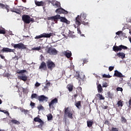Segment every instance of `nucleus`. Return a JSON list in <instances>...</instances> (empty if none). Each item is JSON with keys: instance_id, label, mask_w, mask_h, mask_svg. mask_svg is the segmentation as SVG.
I'll use <instances>...</instances> for the list:
<instances>
[{"instance_id": "obj_43", "label": "nucleus", "mask_w": 131, "mask_h": 131, "mask_svg": "<svg viewBox=\"0 0 131 131\" xmlns=\"http://www.w3.org/2000/svg\"><path fill=\"white\" fill-rule=\"evenodd\" d=\"M88 62H89V60H88V59L84 58L83 60V63H82L83 66V65H84V64H86V63H88Z\"/></svg>"}, {"instance_id": "obj_30", "label": "nucleus", "mask_w": 131, "mask_h": 131, "mask_svg": "<svg viewBox=\"0 0 131 131\" xmlns=\"http://www.w3.org/2000/svg\"><path fill=\"white\" fill-rule=\"evenodd\" d=\"M117 105H118V107H122L123 106V101L121 100H119L117 102Z\"/></svg>"}, {"instance_id": "obj_38", "label": "nucleus", "mask_w": 131, "mask_h": 131, "mask_svg": "<svg viewBox=\"0 0 131 131\" xmlns=\"http://www.w3.org/2000/svg\"><path fill=\"white\" fill-rule=\"evenodd\" d=\"M0 34H6V30L5 29H0Z\"/></svg>"}, {"instance_id": "obj_48", "label": "nucleus", "mask_w": 131, "mask_h": 131, "mask_svg": "<svg viewBox=\"0 0 131 131\" xmlns=\"http://www.w3.org/2000/svg\"><path fill=\"white\" fill-rule=\"evenodd\" d=\"M11 75V74L9 73H7L5 74V77H10Z\"/></svg>"}, {"instance_id": "obj_19", "label": "nucleus", "mask_w": 131, "mask_h": 131, "mask_svg": "<svg viewBox=\"0 0 131 131\" xmlns=\"http://www.w3.org/2000/svg\"><path fill=\"white\" fill-rule=\"evenodd\" d=\"M53 35V33H43L42 34V37L46 38H50Z\"/></svg>"}, {"instance_id": "obj_62", "label": "nucleus", "mask_w": 131, "mask_h": 131, "mask_svg": "<svg viewBox=\"0 0 131 131\" xmlns=\"http://www.w3.org/2000/svg\"><path fill=\"white\" fill-rule=\"evenodd\" d=\"M74 26L75 27V28H77V27H78V26H76V25H74Z\"/></svg>"}, {"instance_id": "obj_45", "label": "nucleus", "mask_w": 131, "mask_h": 131, "mask_svg": "<svg viewBox=\"0 0 131 131\" xmlns=\"http://www.w3.org/2000/svg\"><path fill=\"white\" fill-rule=\"evenodd\" d=\"M42 38V34H40V35L36 36L35 37V39H38V38Z\"/></svg>"}, {"instance_id": "obj_4", "label": "nucleus", "mask_w": 131, "mask_h": 131, "mask_svg": "<svg viewBox=\"0 0 131 131\" xmlns=\"http://www.w3.org/2000/svg\"><path fill=\"white\" fill-rule=\"evenodd\" d=\"M22 20L26 24H29L31 22H34V19L31 18L28 15H23L22 16Z\"/></svg>"}, {"instance_id": "obj_32", "label": "nucleus", "mask_w": 131, "mask_h": 131, "mask_svg": "<svg viewBox=\"0 0 131 131\" xmlns=\"http://www.w3.org/2000/svg\"><path fill=\"white\" fill-rule=\"evenodd\" d=\"M93 124H94V122L92 121H87V126L88 127H91Z\"/></svg>"}, {"instance_id": "obj_26", "label": "nucleus", "mask_w": 131, "mask_h": 131, "mask_svg": "<svg viewBox=\"0 0 131 131\" xmlns=\"http://www.w3.org/2000/svg\"><path fill=\"white\" fill-rule=\"evenodd\" d=\"M96 97L98 98V100H105V97L100 94H97L96 95Z\"/></svg>"}, {"instance_id": "obj_56", "label": "nucleus", "mask_w": 131, "mask_h": 131, "mask_svg": "<svg viewBox=\"0 0 131 131\" xmlns=\"http://www.w3.org/2000/svg\"><path fill=\"white\" fill-rule=\"evenodd\" d=\"M39 85H40V83H39L37 82L35 84V86H36V87L39 86Z\"/></svg>"}, {"instance_id": "obj_53", "label": "nucleus", "mask_w": 131, "mask_h": 131, "mask_svg": "<svg viewBox=\"0 0 131 131\" xmlns=\"http://www.w3.org/2000/svg\"><path fill=\"white\" fill-rule=\"evenodd\" d=\"M23 92L24 94H26L27 93V89L25 88H23Z\"/></svg>"}, {"instance_id": "obj_16", "label": "nucleus", "mask_w": 131, "mask_h": 131, "mask_svg": "<svg viewBox=\"0 0 131 131\" xmlns=\"http://www.w3.org/2000/svg\"><path fill=\"white\" fill-rule=\"evenodd\" d=\"M1 52H3V53H13L14 52V50L8 48H3V49L1 50Z\"/></svg>"}, {"instance_id": "obj_24", "label": "nucleus", "mask_w": 131, "mask_h": 131, "mask_svg": "<svg viewBox=\"0 0 131 131\" xmlns=\"http://www.w3.org/2000/svg\"><path fill=\"white\" fill-rule=\"evenodd\" d=\"M13 13H16V14H21L22 12L21 11V9H14L11 10Z\"/></svg>"}, {"instance_id": "obj_55", "label": "nucleus", "mask_w": 131, "mask_h": 131, "mask_svg": "<svg viewBox=\"0 0 131 131\" xmlns=\"http://www.w3.org/2000/svg\"><path fill=\"white\" fill-rule=\"evenodd\" d=\"M77 31H78V33H79V34H81V31H80V28H77Z\"/></svg>"}, {"instance_id": "obj_36", "label": "nucleus", "mask_w": 131, "mask_h": 131, "mask_svg": "<svg viewBox=\"0 0 131 131\" xmlns=\"http://www.w3.org/2000/svg\"><path fill=\"white\" fill-rule=\"evenodd\" d=\"M127 47L124 46V45L120 46V51H121L122 50H127Z\"/></svg>"}, {"instance_id": "obj_10", "label": "nucleus", "mask_w": 131, "mask_h": 131, "mask_svg": "<svg viewBox=\"0 0 131 131\" xmlns=\"http://www.w3.org/2000/svg\"><path fill=\"white\" fill-rule=\"evenodd\" d=\"M57 20H60L61 22L66 23V24H70V21L66 19L65 17H62L61 15L57 14Z\"/></svg>"}, {"instance_id": "obj_47", "label": "nucleus", "mask_w": 131, "mask_h": 131, "mask_svg": "<svg viewBox=\"0 0 131 131\" xmlns=\"http://www.w3.org/2000/svg\"><path fill=\"white\" fill-rule=\"evenodd\" d=\"M108 86V83L104 82L102 84V88H107Z\"/></svg>"}, {"instance_id": "obj_29", "label": "nucleus", "mask_w": 131, "mask_h": 131, "mask_svg": "<svg viewBox=\"0 0 131 131\" xmlns=\"http://www.w3.org/2000/svg\"><path fill=\"white\" fill-rule=\"evenodd\" d=\"M97 91L98 93H102L103 92V88H102L101 84H99L98 85H97Z\"/></svg>"}, {"instance_id": "obj_27", "label": "nucleus", "mask_w": 131, "mask_h": 131, "mask_svg": "<svg viewBox=\"0 0 131 131\" xmlns=\"http://www.w3.org/2000/svg\"><path fill=\"white\" fill-rule=\"evenodd\" d=\"M76 107L78 108V109H80L81 108V101H79L75 103V104Z\"/></svg>"}, {"instance_id": "obj_17", "label": "nucleus", "mask_w": 131, "mask_h": 131, "mask_svg": "<svg viewBox=\"0 0 131 131\" xmlns=\"http://www.w3.org/2000/svg\"><path fill=\"white\" fill-rule=\"evenodd\" d=\"M75 24L78 26V27L81 25V19H80L79 15H78L77 17H76Z\"/></svg>"}, {"instance_id": "obj_13", "label": "nucleus", "mask_w": 131, "mask_h": 131, "mask_svg": "<svg viewBox=\"0 0 131 131\" xmlns=\"http://www.w3.org/2000/svg\"><path fill=\"white\" fill-rule=\"evenodd\" d=\"M55 12L57 13V14H68V11L65 10V9L62 8H58L56 10Z\"/></svg>"}, {"instance_id": "obj_8", "label": "nucleus", "mask_w": 131, "mask_h": 131, "mask_svg": "<svg viewBox=\"0 0 131 131\" xmlns=\"http://www.w3.org/2000/svg\"><path fill=\"white\" fill-rule=\"evenodd\" d=\"M45 51L46 53L49 54V55H57V54H58V52L56 49H52L51 47L48 48Z\"/></svg>"}, {"instance_id": "obj_46", "label": "nucleus", "mask_w": 131, "mask_h": 131, "mask_svg": "<svg viewBox=\"0 0 131 131\" xmlns=\"http://www.w3.org/2000/svg\"><path fill=\"white\" fill-rule=\"evenodd\" d=\"M30 105L31 106L32 109H33V108H34V106H35V104L34 103V102H31Z\"/></svg>"}, {"instance_id": "obj_59", "label": "nucleus", "mask_w": 131, "mask_h": 131, "mask_svg": "<svg viewBox=\"0 0 131 131\" xmlns=\"http://www.w3.org/2000/svg\"><path fill=\"white\" fill-rule=\"evenodd\" d=\"M0 57L1 59H5V56L1 54H0Z\"/></svg>"}, {"instance_id": "obj_15", "label": "nucleus", "mask_w": 131, "mask_h": 131, "mask_svg": "<svg viewBox=\"0 0 131 131\" xmlns=\"http://www.w3.org/2000/svg\"><path fill=\"white\" fill-rule=\"evenodd\" d=\"M114 76H116V77H125V76L122 75V73H120V72L116 70L115 71V73L114 74Z\"/></svg>"}, {"instance_id": "obj_39", "label": "nucleus", "mask_w": 131, "mask_h": 131, "mask_svg": "<svg viewBox=\"0 0 131 131\" xmlns=\"http://www.w3.org/2000/svg\"><path fill=\"white\" fill-rule=\"evenodd\" d=\"M21 112H24V114H25V115H27V114H28V110H27L23 108L21 110Z\"/></svg>"}, {"instance_id": "obj_35", "label": "nucleus", "mask_w": 131, "mask_h": 131, "mask_svg": "<svg viewBox=\"0 0 131 131\" xmlns=\"http://www.w3.org/2000/svg\"><path fill=\"white\" fill-rule=\"evenodd\" d=\"M47 119L48 121L53 120V115L52 114H49L47 115Z\"/></svg>"}, {"instance_id": "obj_9", "label": "nucleus", "mask_w": 131, "mask_h": 131, "mask_svg": "<svg viewBox=\"0 0 131 131\" xmlns=\"http://www.w3.org/2000/svg\"><path fill=\"white\" fill-rule=\"evenodd\" d=\"M80 18L81 20L82 24H83V25H89V22L85 21H86V20H85L86 19V14L84 13H81Z\"/></svg>"}, {"instance_id": "obj_57", "label": "nucleus", "mask_w": 131, "mask_h": 131, "mask_svg": "<svg viewBox=\"0 0 131 131\" xmlns=\"http://www.w3.org/2000/svg\"><path fill=\"white\" fill-rule=\"evenodd\" d=\"M104 124H107V125H109V121L105 120L104 122Z\"/></svg>"}, {"instance_id": "obj_51", "label": "nucleus", "mask_w": 131, "mask_h": 131, "mask_svg": "<svg viewBox=\"0 0 131 131\" xmlns=\"http://www.w3.org/2000/svg\"><path fill=\"white\" fill-rule=\"evenodd\" d=\"M5 8L6 9H7V12L8 13V12L10 11V7L9 6L6 5Z\"/></svg>"}, {"instance_id": "obj_21", "label": "nucleus", "mask_w": 131, "mask_h": 131, "mask_svg": "<svg viewBox=\"0 0 131 131\" xmlns=\"http://www.w3.org/2000/svg\"><path fill=\"white\" fill-rule=\"evenodd\" d=\"M51 3L53 5V7H55V8H60V7H61V4L60 3V2L56 1L55 3L54 2H51Z\"/></svg>"}, {"instance_id": "obj_34", "label": "nucleus", "mask_w": 131, "mask_h": 131, "mask_svg": "<svg viewBox=\"0 0 131 131\" xmlns=\"http://www.w3.org/2000/svg\"><path fill=\"white\" fill-rule=\"evenodd\" d=\"M107 95L108 98L110 99H113L114 98V95L110 92H107Z\"/></svg>"}, {"instance_id": "obj_37", "label": "nucleus", "mask_w": 131, "mask_h": 131, "mask_svg": "<svg viewBox=\"0 0 131 131\" xmlns=\"http://www.w3.org/2000/svg\"><path fill=\"white\" fill-rule=\"evenodd\" d=\"M103 78H111L112 76H110V75H106L105 74L102 75Z\"/></svg>"}, {"instance_id": "obj_25", "label": "nucleus", "mask_w": 131, "mask_h": 131, "mask_svg": "<svg viewBox=\"0 0 131 131\" xmlns=\"http://www.w3.org/2000/svg\"><path fill=\"white\" fill-rule=\"evenodd\" d=\"M120 46H113V51L114 52H118L119 51L120 52Z\"/></svg>"}, {"instance_id": "obj_64", "label": "nucleus", "mask_w": 131, "mask_h": 131, "mask_svg": "<svg viewBox=\"0 0 131 131\" xmlns=\"http://www.w3.org/2000/svg\"><path fill=\"white\" fill-rule=\"evenodd\" d=\"M23 2L24 3H26V0H23Z\"/></svg>"}, {"instance_id": "obj_2", "label": "nucleus", "mask_w": 131, "mask_h": 131, "mask_svg": "<svg viewBox=\"0 0 131 131\" xmlns=\"http://www.w3.org/2000/svg\"><path fill=\"white\" fill-rule=\"evenodd\" d=\"M25 72H27V71L26 70H18L16 71V73L18 74H21V76H18V79H20V80H23V81H26L27 80V76L23 74V73H25Z\"/></svg>"}, {"instance_id": "obj_11", "label": "nucleus", "mask_w": 131, "mask_h": 131, "mask_svg": "<svg viewBox=\"0 0 131 131\" xmlns=\"http://www.w3.org/2000/svg\"><path fill=\"white\" fill-rule=\"evenodd\" d=\"M57 103H58V98H55L51 100V101L49 103L50 109H54L55 108L54 107V105H55V104H57Z\"/></svg>"}, {"instance_id": "obj_52", "label": "nucleus", "mask_w": 131, "mask_h": 131, "mask_svg": "<svg viewBox=\"0 0 131 131\" xmlns=\"http://www.w3.org/2000/svg\"><path fill=\"white\" fill-rule=\"evenodd\" d=\"M109 71H112V70H114V67H110L108 68Z\"/></svg>"}, {"instance_id": "obj_42", "label": "nucleus", "mask_w": 131, "mask_h": 131, "mask_svg": "<svg viewBox=\"0 0 131 131\" xmlns=\"http://www.w3.org/2000/svg\"><path fill=\"white\" fill-rule=\"evenodd\" d=\"M49 86H51V82H48L46 83V86L44 87V89H48Z\"/></svg>"}, {"instance_id": "obj_3", "label": "nucleus", "mask_w": 131, "mask_h": 131, "mask_svg": "<svg viewBox=\"0 0 131 131\" xmlns=\"http://www.w3.org/2000/svg\"><path fill=\"white\" fill-rule=\"evenodd\" d=\"M85 77L84 75H80L78 72H76V75L74 76V78L78 80V83L80 85H82V82L84 81Z\"/></svg>"}, {"instance_id": "obj_31", "label": "nucleus", "mask_w": 131, "mask_h": 131, "mask_svg": "<svg viewBox=\"0 0 131 131\" xmlns=\"http://www.w3.org/2000/svg\"><path fill=\"white\" fill-rule=\"evenodd\" d=\"M121 121L122 123H126V122H127V120L123 116H122L121 117Z\"/></svg>"}, {"instance_id": "obj_63", "label": "nucleus", "mask_w": 131, "mask_h": 131, "mask_svg": "<svg viewBox=\"0 0 131 131\" xmlns=\"http://www.w3.org/2000/svg\"><path fill=\"white\" fill-rule=\"evenodd\" d=\"M2 103H3V101H2V99H0V104H2Z\"/></svg>"}, {"instance_id": "obj_41", "label": "nucleus", "mask_w": 131, "mask_h": 131, "mask_svg": "<svg viewBox=\"0 0 131 131\" xmlns=\"http://www.w3.org/2000/svg\"><path fill=\"white\" fill-rule=\"evenodd\" d=\"M37 109L39 110V111H40V110H43L45 108L43 107V106H42V105H40L37 106Z\"/></svg>"}, {"instance_id": "obj_58", "label": "nucleus", "mask_w": 131, "mask_h": 131, "mask_svg": "<svg viewBox=\"0 0 131 131\" xmlns=\"http://www.w3.org/2000/svg\"><path fill=\"white\" fill-rule=\"evenodd\" d=\"M129 108H131V99H129Z\"/></svg>"}, {"instance_id": "obj_23", "label": "nucleus", "mask_w": 131, "mask_h": 131, "mask_svg": "<svg viewBox=\"0 0 131 131\" xmlns=\"http://www.w3.org/2000/svg\"><path fill=\"white\" fill-rule=\"evenodd\" d=\"M58 15H56L54 16L49 17L48 20H52V21H57L58 20Z\"/></svg>"}, {"instance_id": "obj_60", "label": "nucleus", "mask_w": 131, "mask_h": 131, "mask_svg": "<svg viewBox=\"0 0 131 131\" xmlns=\"http://www.w3.org/2000/svg\"><path fill=\"white\" fill-rule=\"evenodd\" d=\"M108 108V106H104L103 107V109H107Z\"/></svg>"}, {"instance_id": "obj_18", "label": "nucleus", "mask_w": 131, "mask_h": 131, "mask_svg": "<svg viewBox=\"0 0 131 131\" xmlns=\"http://www.w3.org/2000/svg\"><path fill=\"white\" fill-rule=\"evenodd\" d=\"M39 69H43V70H47V63L45 61H42L39 67Z\"/></svg>"}, {"instance_id": "obj_44", "label": "nucleus", "mask_w": 131, "mask_h": 131, "mask_svg": "<svg viewBox=\"0 0 131 131\" xmlns=\"http://www.w3.org/2000/svg\"><path fill=\"white\" fill-rule=\"evenodd\" d=\"M1 112H3L4 113H5V114H6V115H7V116H10V113L8 111H1Z\"/></svg>"}, {"instance_id": "obj_54", "label": "nucleus", "mask_w": 131, "mask_h": 131, "mask_svg": "<svg viewBox=\"0 0 131 131\" xmlns=\"http://www.w3.org/2000/svg\"><path fill=\"white\" fill-rule=\"evenodd\" d=\"M121 33H122V31H118L116 33V34H117V35H120Z\"/></svg>"}, {"instance_id": "obj_6", "label": "nucleus", "mask_w": 131, "mask_h": 131, "mask_svg": "<svg viewBox=\"0 0 131 131\" xmlns=\"http://www.w3.org/2000/svg\"><path fill=\"white\" fill-rule=\"evenodd\" d=\"M64 114L67 115L69 118L71 119H73V112L71 111V109H70L69 107L64 108Z\"/></svg>"}, {"instance_id": "obj_40", "label": "nucleus", "mask_w": 131, "mask_h": 131, "mask_svg": "<svg viewBox=\"0 0 131 131\" xmlns=\"http://www.w3.org/2000/svg\"><path fill=\"white\" fill-rule=\"evenodd\" d=\"M40 49H41V47H40V46H39V47L33 48H32V51H39Z\"/></svg>"}, {"instance_id": "obj_20", "label": "nucleus", "mask_w": 131, "mask_h": 131, "mask_svg": "<svg viewBox=\"0 0 131 131\" xmlns=\"http://www.w3.org/2000/svg\"><path fill=\"white\" fill-rule=\"evenodd\" d=\"M35 4L36 6H37L38 7H41L45 5V2L42 1L38 2L36 0L35 1Z\"/></svg>"}, {"instance_id": "obj_22", "label": "nucleus", "mask_w": 131, "mask_h": 131, "mask_svg": "<svg viewBox=\"0 0 131 131\" xmlns=\"http://www.w3.org/2000/svg\"><path fill=\"white\" fill-rule=\"evenodd\" d=\"M117 56H118V57L119 58H121V59H124V58H125V54H124L123 52H119L117 53Z\"/></svg>"}, {"instance_id": "obj_1", "label": "nucleus", "mask_w": 131, "mask_h": 131, "mask_svg": "<svg viewBox=\"0 0 131 131\" xmlns=\"http://www.w3.org/2000/svg\"><path fill=\"white\" fill-rule=\"evenodd\" d=\"M31 99H36V100H38L39 102H48L49 101V98L46 97L45 95H40L38 96L37 94L34 93L31 95Z\"/></svg>"}, {"instance_id": "obj_5", "label": "nucleus", "mask_w": 131, "mask_h": 131, "mask_svg": "<svg viewBox=\"0 0 131 131\" xmlns=\"http://www.w3.org/2000/svg\"><path fill=\"white\" fill-rule=\"evenodd\" d=\"M12 47H13L15 49H18V50H27V47L26 45H25L22 42L18 43L17 44L11 43Z\"/></svg>"}, {"instance_id": "obj_12", "label": "nucleus", "mask_w": 131, "mask_h": 131, "mask_svg": "<svg viewBox=\"0 0 131 131\" xmlns=\"http://www.w3.org/2000/svg\"><path fill=\"white\" fill-rule=\"evenodd\" d=\"M34 121L35 122H39L40 123L39 125H38V127H42V126L44 124V122L42 121L41 119L38 118V117H36L34 118Z\"/></svg>"}, {"instance_id": "obj_33", "label": "nucleus", "mask_w": 131, "mask_h": 131, "mask_svg": "<svg viewBox=\"0 0 131 131\" xmlns=\"http://www.w3.org/2000/svg\"><path fill=\"white\" fill-rule=\"evenodd\" d=\"M10 121L11 122H12V123H14V124H17V125L20 124V122H19L18 121H17V120L12 119V120H11Z\"/></svg>"}, {"instance_id": "obj_50", "label": "nucleus", "mask_w": 131, "mask_h": 131, "mask_svg": "<svg viewBox=\"0 0 131 131\" xmlns=\"http://www.w3.org/2000/svg\"><path fill=\"white\" fill-rule=\"evenodd\" d=\"M117 91H120V92H122V91H123V89H122V88L118 87L117 88Z\"/></svg>"}, {"instance_id": "obj_14", "label": "nucleus", "mask_w": 131, "mask_h": 131, "mask_svg": "<svg viewBox=\"0 0 131 131\" xmlns=\"http://www.w3.org/2000/svg\"><path fill=\"white\" fill-rule=\"evenodd\" d=\"M62 54L68 58V59H69L72 56V53H71V51H70L69 50H67L66 51H64L62 52Z\"/></svg>"}, {"instance_id": "obj_7", "label": "nucleus", "mask_w": 131, "mask_h": 131, "mask_svg": "<svg viewBox=\"0 0 131 131\" xmlns=\"http://www.w3.org/2000/svg\"><path fill=\"white\" fill-rule=\"evenodd\" d=\"M47 66L48 67V69L50 70V71H52L53 69L56 67V64L54 62H53L51 60H48L46 62Z\"/></svg>"}, {"instance_id": "obj_61", "label": "nucleus", "mask_w": 131, "mask_h": 131, "mask_svg": "<svg viewBox=\"0 0 131 131\" xmlns=\"http://www.w3.org/2000/svg\"><path fill=\"white\" fill-rule=\"evenodd\" d=\"M74 98H76L77 97H78V94H75L74 95Z\"/></svg>"}, {"instance_id": "obj_49", "label": "nucleus", "mask_w": 131, "mask_h": 131, "mask_svg": "<svg viewBox=\"0 0 131 131\" xmlns=\"http://www.w3.org/2000/svg\"><path fill=\"white\" fill-rule=\"evenodd\" d=\"M5 7H6V5L5 4L0 3V8H2V9H5Z\"/></svg>"}, {"instance_id": "obj_28", "label": "nucleus", "mask_w": 131, "mask_h": 131, "mask_svg": "<svg viewBox=\"0 0 131 131\" xmlns=\"http://www.w3.org/2000/svg\"><path fill=\"white\" fill-rule=\"evenodd\" d=\"M67 88L69 92H72V91H73V85H72V84H69Z\"/></svg>"}]
</instances>
